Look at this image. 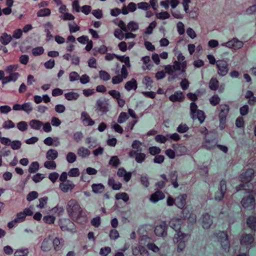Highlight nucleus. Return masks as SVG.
<instances>
[{
    "label": "nucleus",
    "instance_id": "obj_24",
    "mask_svg": "<svg viewBox=\"0 0 256 256\" xmlns=\"http://www.w3.org/2000/svg\"><path fill=\"white\" fill-rule=\"evenodd\" d=\"M186 194L180 195L176 198V206L180 209L183 208L186 204Z\"/></svg>",
    "mask_w": 256,
    "mask_h": 256
},
{
    "label": "nucleus",
    "instance_id": "obj_15",
    "mask_svg": "<svg viewBox=\"0 0 256 256\" xmlns=\"http://www.w3.org/2000/svg\"><path fill=\"white\" fill-rule=\"evenodd\" d=\"M202 226L204 229H208L212 224L210 216L208 213L204 214L201 217Z\"/></svg>",
    "mask_w": 256,
    "mask_h": 256
},
{
    "label": "nucleus",
    "instance_id": "obj_20",
    "mask_svg": "<svg viewBox=\"0 0 256 256\" xmlns=\"http://www.w3.org/2000/svg\"><path fill=\"white\" fill-rule=\"evenodd\" d=\"M73 182L68 180L66 182H62L60 184V188L64 192H67L69 190H72L74 187Z\"/></svg>",
    "mask_w": 256,
    "mask_h": 256
},
{
    "label": "nucleus",
    "instance_id": "obj_31",
    "mask_svg": "<svg viewBox=\"0 0 256 256\" xmlns=\"http://www.w3.org/2000/svg\"><path fill=\"white\" fill-rule=\"evenodd\" d=\"M12 40V36L6 32L2 33L0 37V41L1 43L5 46L8 44Z\"/></svg>",
    "mask_w": 256,
    "mask_h": 256
},
{
    "label": "nucleus",
    "instance_id": "obj_32",
    "mask_svg": "<svg viewBox=\"0 0 256 256\" xmlns=\"http://www.w3.org/2000/svg\"><path fill=\"white\" fill-rule=\"evenodd\" d=\"M92 188L94 194H102L104 190V186L102 184H94L92 186Z\"/></svg>",
    "mask_w": 256,
    "mask_h": 256
},
{
    "label": "nucleus",
    "instance_id": "obj_8",
    "mask_svg": "<svg viewBox=\"0 0 256 256\" xmlns=\"http://www.w3.org/2000/svg\"><path fill=\"white\" fill-rule=\"evenodd\" d=\"M108 104L104 98H100L96 104V111L102 114H106L108 111Z\"/></svg>",
    "mask_w": 256,
    "mask_h": 256
},
{
    "label": "nucleus",
    "instance_id": "obj_12",
    "mask_svg": "<svg viewBox=\"0 0 256 256\" xmlns=\"http://www.w3.org/2000/svg\"><path fill=\"white\" fill-rule=\"evenodd\" d=\"M220 184L218 190L215 192V200L217 201L222 200L226 190V182L224 180H221Z\"/></svg>",
    "mask_w": 256,
    "mask_h": 256
},
{
    "label": "nucleus",
    "instance_id": "obj_14",
    "mask_svg": "<svg viewBox=\"0 0 256 256\" xmlns=\"http://www.w3.org/2000/svg\"><path fill=\"white\" fill-rule=\"evenodd\" d=\"M41 250L44 252H48L52 248V236H49L45 238L42 243L40 246Z\"/></svg>",
    "mask_w": 256,
    "mask_h": 256
},
{
    "label": "nucleus",
    "instance_id": "obj_54",
    "mask_svg": "<svg viewBox=\"0 0 256 256\" xmlns=\"http://www.w3.org/2000/svg\"><path fill=\"white\" fill-rule=\"evenodd\" d=\"M56 220V218L51 215L45 216L43 218L44 222L48 224H52Z\"/></svg>",
    "mask_w": 256,
    "mask_h": 256
},
{
    "label": "nucleus",
    "instance_id": "obj_55",
    "mask_svg": "<svg viewBox=\"0 0 256 256\" xmlns=\"http://www.w3.org/2000/svg\"><path fill=\"white\" fill-rule=\"evenodd\" d=\"M146 155L142 152H138L136 156V161L138 164H142L146 159Z\"/></svg>",
    "mask_w": 256,
    "mask_h": 256
},
{
    "label": "nucleus",
    "instance_id": "obj_40",
    "mask_svg": "<svg viewBox=\"0 0 256 256\" xmlns=\"http://www.w3.org/2000/svg\"><path fill=\"white\" fill-rule=\"evenodd\" d=\"M129 118L128 114L125 112H121L118 118V124H123L126 122Z\"/></svg>",
    "mask_w": 256,
    "mask_h": 256
},
{
    "label": "nucleus",
    "instance_id": "obj_46",
    "mask_svg": "<svg viewBox=\"0 0 256 256\" xmlns=\"http://www.w3.org/2000/svg\"><path fill=\"white\" fill-rule=\"evenodd\" d=\"M39 164L37 162H32L29 166L28 172L30 173L36 172L39 168Z\"/></svg>",
    "mask_w": 256,
    "mask_h": 256
},
{
    "label": "nucleus",
    "instance_id": "obj_9",
    "mask_svg": "<svg viewBox=\"0 0 256 256\" xmlns=\"http://www.w3.org/2000/svg\"><path fill=\"white\" fill-rule=\"evenodd\" d=\"M168 225L166 221H162L160 224L157 225L154 229V233L156 236L161 237H165L167 236Z\"/></svg>",
    "mask_w": 256,
    "mask_h": 256
},
{
    "label": "nucleus",
    "instance_id": "obj_3",
    "mask_svg": "<svg viewBox=\"0 0 256 256\" xmlns=\"http://www.w3.org/2000/svg\"><path fill=\"white\" fill-rule=\"evenodd\" d=\"M66 208L71 219L76 218L82 210L78 202L74 199H71L68 202Z\"/></svg>",
    "mask_w": 256,
    "mask_h": 256
},
{
    "label": "nucleus",
    "instance_id": "obj_23",
    "mask_svg": "<svg viewBox=\"0 0 256 256\" xmlns=\"http://www.w3.org/2000/svg\"><path fill=\"white\" fill-rule=\"evenodd\" d=\"M117 174L119 177H123L126 182H128L132 178V173L130 172H127L124 168H120L118 169Z\"/></svg>",
    "mask_w": 256,
    "mask_h": 256
},
{
    "label": "nucleus",
    "instance_id": "obj_1",
    "mask_svg": "<svg viewBox=\"0 0 256 256\" xmlns=\"http://www.w3.org/2000/svg\"><path fill=\"white\" fill-rule=\"evenodd\" d=\"M254 170L252 168H248L245 172H242L240 176V180L242 184H240L236 187L237 192L244 190L246 193H250L252 192L254 185L250 182L254 175Z\"/></svg>",
    "mask_w": 256,
    "mask_h": 256
},
{
    "label": "nucleus",
    "instance_id": "obj_49",
    "mask_svg": "<svg viewBox=\"0 0 256 256\" xmlns=\"http://www.w3.org/2000/svg\"><path fill=\"white\" fill-rule=\"evenodd\" d=\"M44 166L48 169L54 170L56 168V165L55 162L53 160H49L44 163Z\"/></svg>",
    "mask_w": 256,
    "mask_h": 256
},
{
    "label": "nucleus",
    "instance_id": "obj_21",
    "mask_svg": "<svg viewBox=\"0 0 256 256\" xmlns=\"http://www.w3.org/2000/svg\"><path fill=\"white\" fill-rule=\"evenodd\" d=\"M20 76V74L18 72H14V74H9L8 76H5L4 80L2 81V84L5 85L11 82H15L17 80Z\"/></svg>",
    "mask_w": 256,
    "mask_h": 256
},
{
    "label": "nucleus",
    "instance_id": "obj_27",
    "mask_svg": "<svg viewBox=\"0 0 256 256\" xmlns=\"http://www.w3.org/2000/svg\"><path fill=\"white\" fill-rule=\"evenodd\" d=\"M124 88L128 91L132 90H136L138 88V82L134 78H132L130 80L127 82L125 85Z\"/></svg>",
    "mask_w": 256,
    "mask_h": 256
},
{
    "label": "nucleus",
    "instance_id": "obj_56",
    "mask_svg": "<svg viewBox=\"0 0 256 256\" xmlns=\"http://www.w3.org/2000/svg\"><path fill=\"white\" fill-rule=\"evenodd\" d=\"M28 254V248L17 250L14 253V256H27Z\"/></svg>",
    "mask_w": 256,
    "mask_h": 256
},
{
    "label": "nucleus",
    "instance_id": "obj_33",
    "mask_svg": "<svg viewBox=\"0 0 256 256\" xmlns=\"http://www.w3.org/2000/svg\"><path fill=\"white\" fill-rule=\"evenodd\" d=\"M58 156V152L54 149H50L46 154V158L48 160H54Z\"/></svg>",
    "mask_w": 256,
    "mask_h": 256
},
{
    "label": "nucleus",
    "instance_id": "obj_38",
    "mask_svg": "<svg viewBox=\"0 0 256 256\" xmlns=\"http://www.w3.org/2000/svg\"><path fill=\"white\" fill-rule=\"evenodd\" d=\"M218 87V81L216 78H212L209 82V88L212 90H216Z\"/></svg>",
    "mask_w": 256,
    "mask_h": 256
},
{
    "label": "nucleus",
    "instance_id": "obj_16",
    "mask_svg": "<svg viewBox=\"0 0 256 256\" xmlns=\"http://www.w3.org/2000/svg\"><path fill=\"white\" fill-rule=\"evenodd\" d=\"M254 240V237L251 234H246L242 236L240 239L241 245L246 246V250L248 246L252 244Z\"/></svg>",
    "mask_w": 256,
    "mask_h": 256
},
{
    "label": "nucleus",
    "instance_id": "obj_6",
    "mask_svg": "<svg viewBox=\"0 0 256 256\" xmlns=\"http://www.w3.org/2000/svg\"><path fill=\"white\" fill-rule=\"evenodd\" d=\"M230 108L228 104L220 105V110L218 114L220 120V127L222 130L225 128L226 121Z\"/></svg>",
    "mask_w": 256,
    "mask_h": 256
},
{
    "label": "nucleus",
    "instance_id": "obj_10",
    "mask_svg": "<svg viewBox=\"0 0 256 256\" xmlns=\"http://www.w3.org/2000/svg\"><path fill=\"white\" fill-rule=\"evenodd\" d=\"M216 67L218 70V74L220 76H225L228 72V64L226 60H217Z\"/></svg>",
    "mask_w": 256,
    "mask_h": 256
},
{
    "label": "nucleus",
    "instance_id": "obj_4",
    "mask_svg": "<svg viewBox=\"0 0 256 256\" xmlns=\"http://www.w3.org/2000/svg\"><path fill=\"white\" fill-rule=\"evenodd\" d=\"M214 235L217 238L218 242L220 244L224 252H228L230 244L226 232L219 230L218 232H216Z\"/></svg>",
    "mask_w": 256,
    "mask_h": 256
},
{
    "label": "nucleus",
    "instance_id": "obj_7",
    "mask_svg": "<svg viewBox=\"0 0 256 256\" xmlns=\"http://www.w3.org/2000/svg\"><path fill=\"white\" fill-rule=\"evenodd\" d=\"M186 234L182 232H178L173 238L174 242L178 244V251L182 252L186 246Z\"/></svg>",
    "mask_w": 256,
    "mask_h": 256
},
{
    "label": "nucleus",
    "instance_id": "obj_48",
    "mask_svg": "<svg viewBox=\"0 0 256 256\" xmlns=\"http://www.w3.org/2000/svg\"><path fill=\"white\" fill-rule=\"evenodd\" d=\"M116 58L125 64V66H130V58L128 56H116Z\"/></svg>",
    "mask_w": 256,
    "mask_h": 256
},
{
    "label": "nucleus",
    "instance_id": "obj_59",
    "mask_svg": "<svg viewBox=\"0 0 256 256\" xmlns=\"http://www.w3.org/2000/svg\"><path fill=\"white\" fill-rule=\"evenodd\" d=\"M156 21L152 22L146 29L145 33L148 34H150L152 33L154 28H156Z\"/></svg>",
    "mask_w": 256,
    "mask_h": 256
},
{
    "label": "nucleus",
    "instance_id": "obj_13",
    "mask_svg": "<svg viewBox=\"0 0 256 256\" xmlns=\"http://www.w3.org/2000/svg\"><path fill=\"white\" fill-rule=\"evenodd\" d=\"M222 45L234 50H238L243 46L244 43L237 38H233L232 40L222 44Z\"/></svg>",
    "mask_w": 256,
    "mask_h": 256
},
{
    "label": "nucleus",
    "instance_id": "obj_22",
    "mask_svg": "<svg viewBox=\"0 0 256 256\" xmlns=\"http://www.w3.org/2000/svg\"><path fill=\"white\" fill-rule=\"evenodd\" d=\"M182 221L180 218H176L171 220L169 222L170 227L174 229L176 234L178 232H181Z\"/></svg>",
    "mask_w": 256,
    "mask_h": 256
},
{
    "label": "nucleus",
    "instance_id": "obj_11",
    "mask_svg": "<svg viewBox=\"0 0 256 256\" xmlns=\"http://www.w3.org/2000/svg\"><path fill=\"white\" fill-rule=\"evenodd\" d=\"M241 204L244 208L248 210L253 209L256 204L255 198L252 195L248 196L242 199Z\"/></svg>",
    "mask_w": 256,
    "mask_h": 256
},
{
    "label": "nucleus",
    "instance_id": "obj_17",
    "mask_svg": "<svg viewBox=\"0 0 256 256\" xmlns=\"http://www.w3.org/2000/svg\"><path fill=\"white\" fill-rule=\"evenodd\" d=\"M186 67L187 62L186 61L179 62L174 60V65H172V68L175 71L180 70L182 74L186 72Z\"/></svg>",
    "mask_w": 256,
    "mask_h": 256
},
{
    "label": "nucleus",
    "instance_id": "obj_63",
    "mask_svg": "<svg viewBox=\"0 0 256 256\" xmlns=\"http://www.w3.org/2000/svg\"><path fill=\"white\" fill-rule=\"evenodd\" d=\"M155 140L158 142L164 144L168 140V139L164 135L158 134L155 137Z\"/></svg>",
    "mask_w": 256,
    "mask_h": 256
},
{
    "label": "nucleus",
    "instance_id": "obj_34",
    "mask_svg": "<svg viewBox=\"0 0 256 256\" xmlns=\"http://www.w3.org/2000/svg\"><path fill=\"white\" fill-rule=\"evenodd\" d=\"M50 211L53 214H56L58 216H62L63 215L64 210L63 206L58 205L52 208Z\"/></svg>",
    "mask_w": 256,
    "mask_h": 256
},
{
    "label": "nucleus",
    "instance_id": "obj_42",
    "mask_svg": "<svg viewBox=\"0 0 256 256\" xmlns=\"http://www.w3.org/2000/svg\"><path fill=\"white\" fill-rule=\"evenodd\" d=\"M117 200H122L124 202H127L129 200V196L126 192H118L115 196Z\"/></svg>",
    "mask_w": 256,
    "mask_h": 256
},
{
    "label": "nucleus",
    "instance_id": "obj_43",
    "mask_svg": "<svg viewBox=\"0 0 256 256\" xmlns=\"http://www.w3.org/2000/svg\"><path fill=\"white\" fill-rule=\"evenodd\" d=\"M190 110L191 117L192 119H194L196 113L197 111L198 110L197 104L194 102H191L190 104Z\"/></svg>",
    "mask_w": 256,
    "mask_h": 256
},
{
    "label": "nucleus",
    "instance_id": "obj_19",
    "mask_svg": "<svg viewBox=\"0 0 256 256\" xmlns=\"http://www.w3.org/2000/svg\"><path fill=\"white\" fill-rule=\"evenodd\" d=\"M81 120L84 125L87 126H93L95 122L92 120L89 114L86 112H83L81 114Z\"/></svg>",
    "mask_w": 256,
    "mask_h": 256
},
{
    "label": "nucleus",
    "instance_id": "obj_25",
    "mask_svg": "<svg viewBox=\"0 0 256 256\" xmlns=\"http://www.w3.org/2000/svg\"><path fill=\"white\" fill-rule=\"evenodd\" d=\"M184 97L182 92L181 91H176L174 94H172L169 97V100L172 102H182Z\"/></svg>",
    "mask_w": 256,
    "mask_h": 256
},
{
    "label": "nucleus",
    "instance_id": "obj_45",
    "mask_svg": "<svg viewBox=\"0 0 256 256\" xmlns=\"http://www.w3.org/2000/svg\"><path fill=\"white\" fill-rule=\"evenodd\" d=\"M99 76L101 80L104 81L108 80L110 78V74L107 72L102 70L99 72Z\"/></svg>",
    "mask_w": 256,
    "mask_h": 256
},
{
    "label": "nucleus",
    "instance_id": "obj_53",
    "mask_svg": "<svg viewBox=\"0 0 256 256\" xmlns=\"http://www.w3.org/2000/svg\"><path fill=\"white\" fill-rule=\"evenodd\" d=\"M76 159V155L72 152H69L66 156V160L68 163L74 162Z\"/></svg>",
    "mask_w": 256,
    "mask_h": 256
},
{
    "label": "nucleus",
    "instance_id": "obj_28",
    "mask_svg": "<svg viewBox=\"0 0 256 256\" xmlns=\"http://www.w3.org/2000/svg\"><path fill=\"white\" fill-rule=\"evenodd\" d=\"M246 224L252 230H256V216H249L246 220Z\"/></svg>",
    "mask_w": 256,
    "mask_h": 256
},
{
    "label": "nucleus",
    "instance_id": "obj_62",
    "mask_svg": "<svg viewBox=\"0 0 256 256\" xmlns=\"http://www.w3.org/2000/svg\"><path fill=\"white\" fill-rule=\"evenodd\" d=\"M156 16L158 19L166 20L170 17V14L167 12H162L157 14Z\"/></svg>",
    "mask_w": 256,
    "mask_h": 256
},
{
    "label": "nucleus",
    "instance_id": "obj_44",
    "mask_svg": "<svg viewBox=\"0 0 256 256\" xmlns=\"http://www.w3.org/2000/svg\"><path fill=\"white\" fill-rule=\"evenodd\" d=\"M120 164V162L118 156H112L109 161V164L114 168H117Z\"/></svg>",
    "mask_w": 256,
    "mask_h": 256
},
{
    "label": "nucleus",
    "instance_id": "obj_64",
    "mask_svg": "<svg viewBox=\"0 0 256 256\" xmlns=\"http://www.w3.org/2000/svg\"><path fill=\"white\" fill-rule=\"evenodd\" d=\"M44 176L43 174L37 173L32 177V180L36 183L40 182L44 178Z\"/></svg>",
    "mask_w": 256,
    "mask_h": 256
},
{
    "label": "nucleus",
    "instance_id": "obj_26",
    "mask_svg": "<svg viewBox=\"0 0 256 256\" xmlns=\"http://www.w3.org/2000/svg\"><path fill=\"white\" fill-rule=\"evenodd\" d=\"M165 197L164 194L160 190H157L150 196V200L153 202H156L160 200H163Z\"/></svg>",
    "mask_w": 256,
    "mask_h": 256
},
{
    "label": "nucleus",
    "instance_id": "obj_37",
    "mask_svg": "<svg viewBox=\"0 0 256 256\" xmlns=\"http://www.w3.org/2000/svg\"><path fill=\"white\" fill-rule=\"evenodd\" d=\"M52 246L56 251L60 250L62 248V245L60 244V240L58 238H55L54 239L52 238Z\"/></svg>",
    "mask_w": 256,
    "mask_h": 256
},
{
    "label": "nucleus",
    "instance_id": "obj_47",
    "mask_svg": "<svg viewBox=\"0 0 256 256\" xmlns=\"http://www.w3.org/2000/svg\"><path fill=\"white\" fill-rule=\"evenodd\" d=\"M26 216L23 212H18L16 216L14 221L16 223H20L23 222L26 219Z\"/></svg>",
    "mask_w": 256,
    "mask_h": 256
},
{
    "label": "nucleus",
    "instance_id": "obj_50",
    "mask_svg": "<svg viewBox=\"0 0 256 256\" xmlns=\"http://www.w3.org/2000/svg\"><path fill=\"white\" fill-rule=\"evenodd\" d=\"M220 100V99L218 94H214L210 98V104L213 106L218 105Z\"/></svg>",
    "mask_w": 256,
    "mask_h": 256
},
{
    "label": "nucleus",
    "instance_id": "obj_41",
    "mask_svg": "<svg viewBox=\"0 0 256 256\" xmlns=\"http://www.w3.org/2000/svg\"><path fill=\"white\" fill-rule=\"evenodd\" d=\"M206 118V116L204 111L198 110L196 113V117L194 120L198 119L200 124H202Z\"/></svg>",
    "mask_w": 256,
    "mask_h": 256
},
{
    "label": "nucleus",
    "instance_id": "obj_36",
    "mask_svg": "<svg viewBox=\"0 0 256 256\" xmlns=\"http://www.w3.org/2000/svg\"><path fill=\"white\" fill-rule=\"evenodd\" d=\"M51 14V10L48 8H44L40 10L36 13V15L38 17H44L49 16Z\"/></svg>",
    "mask_w": 256,
    "mask_h": 256
},
{
    "label": "nucleus",
    "instance_id": "obj_39",
    "mask_svg": "<svg viewBox=\"0 0 256 256\" xmlns=\"http://www.w3.org/2000/svg\"><path fill=\"white\" fill-rule=\"evenodd\" d=\"M32 110L33 108L31 102H26L22 104V110L28 114H29Z\"/></svg>",
    "mask_w": 256,
    "mask_h": 256
},
{
    "label": "nucleus",
    "instance_id": "obj_18",
    "mask_svg": "<svg viewBox=\"0 0 256 256\" xmlns=\"http://www.w3.org/2000/svg\"><path fill=\"white\" fill-rule=\"evenodd\" d=\"M72 220L80 224H85L88 222L87 216L82 210L78 214L76 218H72Z\"/></svg>",
    "mask_w": 256,
    "mask_h": 256
},
{
    "label": "nucleus",
    "instance_id": "obj_5",
    "mask_svg": "<svg viewBox=\"0 0 256 256\" xmlns=\"http://www.w3.org/2000/svg\"><path fill=\"white\" fill-rule=\"evenodd\" d=\"M59 225L61 230L64 232H74L76 231L75 224L69 218H62L60 220Z\"/></svg>",
    "mask_w": 256,
    "mask_h": 256
},
{
    "label": "nucleus",
    "instance_id": "obj_61",
    "mask_svg": "<svg viewBox=\"0 0 256 256\" xmlns=\"http://www.w3.org/2000/svg\"><path fill=\"white\" fill-rule=\"evenodd\" d=\"M38 197V193L36 192L32 191L28 194L26 196V200L28 202H31Z\"/></svg>",
    "mask_w": 256,
    "mask_h": 256
},
{
    "label": "nucleus",
    "instance_id": "obj_52",
    "mask_svg": "<svg viewBox=\"0 0 256 256\" xmlns=\"http://www.w3.org/2000/svg\"><path fill=\"white\" fill-rule=\"evenodd\" d=\"M149 153L152 156H155L160 153L161 150L156 146H150L148 148Z\"/></svg>",
    "mask_w": 256,
    "mask_h": 256
},
{
    "label": "nucleus",
    "instance_id": "obj_57",
    "mask_svg": "<svg viewBox=\"0 0 256 256\" xmlns=\"http://www.w3.org/2000/svg\"><path fill=\"white\" fill-rule=\"evenodd\" d=\"M189 129V128L186 124H181L177 128L176 130L180 134L186 132Z\"/></svg>",
    "mask_w": 256,
    "mask_h": 256
},
{
    "label": "nucleus",
    "instance_id": "obj_35",
    "mask_svg": "<svg viewBox=\"0 0 256 256\" xmlns=\"http://www.w3.org/2000/svg\"><path fill=\"white\" fill-rule=\"evenodd\" d=\"M64 96L68 100H78L80 96V94L78 92H70L66 93Z\"/></svg>",
    "mask_w": 256,
    "mask_h": 256
},
{
    "label": "nucleus",
    "instance_id": "obj_51",
    "mask_svg": "<svg viewBox=\"0 0 256 256\" xmlns=\"http://www.w3.org/2000/svg\"><path fill=\"white\" fill-rule=\"evenodd\" d=\"M32 52L34 56H38L42 55L44 52V48L42 46H38L34 48Z\"/></svg>",
    "mask_w": 256,
    "mask_h": 256
},
{
    "label": "nucleus",
    "instance_id": "obj_58",
    "mask_svg": "<svg viewBox=\"0 0 256 256\" xmlns=\"http://www.w3.org/2000/svg\"><path fill=\"white\" fill-rule=\"evenodd\" d=\"M128 28L129 30L135 32L138 29V25L134 22H130L128 24Z\"/></svg>",
    "mask_w": 256,
    "mask_h": 256
},
{
    "label": "nucleus",
    "instance_id": "obj_30",
    "mask_svg": "<svg viewBox=\"0 0 256 256\" xmlns=\"http://www.w3.org/2000/svg\"><path fill=\"white\" fill-rule=\"evenodd\" d=\"M30 128L35 130H40L43 126V122L39 120H32L29 122Z\"/></svg>",
    "mask_w": 256,
    "mask_h": 256
},
{
    "label": "nucleus",
    "instance_id": "obj_60",
    "mask_svg": "<svg viewBox=\"0 0 256 256\" xmlns=\"http://www.w3.org/2000/svg\"><path fill=\"white\" fill-rule=\"evenodd\" d=\"M18 128L22 131H26L28 129V124L26 122L24 121H21L17 124Z\"/></svg>",
    "mask_w": 256,
    "mask_h": 256
},
{
    "label": "nucleus",
    "instance_id": "obj_2",
    "mask_svg": "<svg viewBox=\"0 0 256 256\" xmlns=\"http://www.w3.org/2000/svg\"><path fill=\"white\" fill-rule=\"evenodd\" d=\"M200 132L204 134V140L202 142V147L208 150L212 149L218 143V137L216 134L213 132L208 133V130L204 128L201 130Z\"/></svg>",
    "mask_w": 256,
    "mask_h": 256
},
{
    "label": "nucleus",
    "instance_id": "obj_29",
    "mask_svg": "<svg viewBox=\"0 0 256 256\" xmlns=\"http://www.w3.org/2000/svg\"><path fill=\"white\" fill-rule=\"evenodd\" d=\"M77 154L81 158H85L90 155V152L88 148L84 146H80L78 149Z\"/></svg>",
    "mask_w": 256,
    "mask_h": 256
}]
</instances>
